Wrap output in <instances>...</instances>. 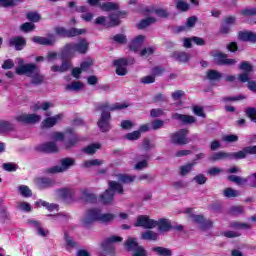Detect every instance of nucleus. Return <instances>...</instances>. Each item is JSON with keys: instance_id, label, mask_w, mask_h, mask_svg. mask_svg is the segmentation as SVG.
Wrapping results in <instances>:
<instances>
[{"instance_id": "1", "label": "nucleus", "mask_w": 256, "mask_h": 256, "mask_svg": "<svg viewBox=\"0 0 256 256\" xmlns=\"http://www.w3.org/2000/svg\"><path fill=\"white\" fill-rule=\"evenodd\" d=\"M15 73L16 75H26L27 77H31L32 85H42L43 81H45V76L41 75L39 66L33 63L25 64L23 58L18 60V67L16 68Z\"/></svg>"}, {"instance_id": "2", "label": "nucleus", "mask_w": 256, "mask_h": 256, "mask_svg": "<svg viewBox=\"0 0 256 256\" xmlns=\"http://www.w3.org/2000/svg\"><path fill=\"white\" fill-rule=\"evenodd\" d=\"M75 53H77L75 43H67L60 53L62 64L60 66L53 65L51 67L52 73H66V71H69L73 67L71 59L75 57Z\"/></svg>"}, {"instance_id": "3", "label": "nucleus", "mask_w": 256, "mask_h": 256, "mask_svg": "<svg viewBox=\"0 0 256 256\" xmlns=\"http://www.w3.org/2000/svg\"><path fill=\"white\" fill-rule=\"evenodd\" d=\"M115 219V215L111 213L101 214V209L90 208L86 212L85 218L82 220V225L85 229H89L94 223H109Z\"/></svg>"}, {"instance_id": "4", "label": "nucleus", "mask_w": 256, "mask_h": 256, "mask_svg": "<svg viewBox=\"0 0 256 256\" xmlns=\"http://www.w3.org/2000/svg\"><path fill=\"white\" fill-rule=\"evenodd\" d=\"M53 137L54 139H59V141H64V149L66 151L73 149L82 141L81 137L75 132V128H67L64 133L54 132Z\"/></svg>"}, {"instance_id": "5", "label": "nucleus", "mask_w": 256, "mask_h": 256, "mask_svg": "<svg viewBox=\"0 0 256 256\" xmlns=\"http://www.w3.org/2000/svg\"><path fill=\"white\" fill-rule=\"evenodd\" d=\"M115 193L123 195L125 190L121 183L111 180L108 182V189L99 196V202L102 203V205H111V203H113V199H115Z\"/></svg>"}, {"instance_id": "6", "label": "nucleus", "mask_w": 256, "mask_h": 256, "mask_svg": "<svg viewBox=\"0 0 256 256\" xmlns=\"http://www.w3.org/2000/svg\"><path fill=\"white\" fill-rule=\"evenodd\" d=\"M107 109H109V103H102L97 107L98 111H102L101 117L97 122L101 133H108V131H111V112Z\"/></svg>"}, {"instance_id": "7", "label": "nucleus", "mask_w": 256, "mask_h": 256, "mask_svg": "<svg viewBox=\"0 0 256 256\" xmlns=\"http://www.w3.org/2000/svg\"><path fill=\"white\" fill-rule=\"evenodd\" d=\"M121 236H110L101 242L100 256H115V243H121Z\"/></svg>"}, {"instance_id": "8", "label": "nucleus", "mask_w": 256, "mask_h": 256, "mask_svg": "<svg viewBox=\"0 0 256 256\" xmlns=\"http://www.w3.org/2000/svg\"><path fill=\"white\" fill-rule=\"evenodd\" d=\"M54 31L58 37H62L63 39H71L73 37H79V35H84V33H87V30L85 29H79V28H65L62 26H58L54 28Z\"/></svg>"}, {"instance_id": "9", "label": "nucleus", "mask_w": 256, "mask_h": 256, "mask_svg": "<svg viewBox=\"0 0 256 256\" xmlns=\"http://www.w3.org/2000/svg\"><path fill=\"white\" fill-rule=\"evenodd\" d=\"M60 165L61 166H54L50 168H46L44 170V173L47 175H55V173H63V171H67V169H70V167H73L75 165V159L73 158H62L60 160Z\"/></svg>"}, {"instance_id": "10", "label": "nucleus", "mask_w": 256, "mask_h": 256, "mask_svg": "<svg viewBox=\"0 0 256 256\" xmlns=\"http://www.w3.org/2000/svg\"><path fill=\"white\" fill-rule=\"evenodd\" d=\"M109 21H107V17L100 16L95 19V25H103L106 29H111L113 27H119L121 25V20L119 16L115 15V13H111L108 15Z\"/></svg>"}, {"instance_id": "11", "label": "nucleus", "mask_w": 256, "mask_h": 256, "mask_svg": "<svg viewBox=\"0 0 256 256\" xmlns=\"http://www.w3.org/2000/svg\"><path fill=\"white\" fill-rule=\"evenodd\" d=\"M187 135H189V129H179L178 131L170 134V143H172V145H188L189 138H187Z\"/></svg>"}, {"instance_id": "12", "label": "nucleus", "mask_w": 256, "mask_h": 256, "mask_svg": "<svg viewBox=\"0 0 256 256\" xmlns=\"http://www.w3.org/2000/svg\"><path fill=\"white\" fill-rule=\"evenodd\" d=\"M243 73L238 75L240 83H247L249 81V73H253V64L249 61H242L238 67Z\"/></svg>"}, {"instance_id": "13", "label": "nucleus", "mask_w": 256, "mask_h": 256, "mask_svg": "<svg viewBox=\"0 0 256 256\" xmlns=\"http://www.w3.org/2000/svg\"><path fill=\"white\" fill-rule=\"evenodd\" d=\"M237 23V17L226 16L220 24L219 33L220 35H229L231 33V27Z\"/></svg>"}, {"instance_id": "14", "label": "nucleus", "mask_w": 256, "mask_h": 256, "mask_svg": "<svg viewBox=\"0 0 256 256\" xmlns=\"http://www.w3.org/2000/svg\"><path fill=\"white\" fill-rule=\"evenodd\" d=\"M157 223L154 219L149 218L147 215H140L137 217L134 227H143L144 229H155Z\"/></svg>"}, {"instance_id": "15", "label": "nucleus", "mask_w": 256, "mask_h": 256, "mask_svg": "<svg viewBox=\"0 0 256 256\" xmlns=\"http://www.w3.org/2000/svg\"><path fill=\"white\" fill-rule=\"evenodd\" d=\"M213 57H214L215 65L231 66V65H235L237 63V60L227 58L228 57L227 54H225L223 52H216L213 55Z\"/></svg>"}, {"instance_id": "16", "label": "nucleus", "mask_w": 256, "mask_h": 256, "mask_svg": "<svg viewBox=\"0 0 256 256\" xmlns=\"http://www.w3.org/2000/svg\"><path fill=\"white\" fill-rule=\"evenodd\" d=\"M35 151H38V153H59V147H57V144L55 142H45L42 144H39L35 147Z\"/></svg>"}, {"instance_id": "17", "label": "nucleus", "mask_w": 256, "mask_h": 256, "mask_svg": "<svg viewBox=\"0 0 256 256\" xmlns=\"http://www.w3.org/2000/svg\"><path fill=\"white\" fill-rule=\"evenodd\" d=\"M114 67H116V75L119 77H125L127 75V66L129 65V60L127 58H119L113 61Z\"/></svg>"}, {"instance_id": "18", "label": "nucleus", "mask_w": 256, "mask_h": 256, "mask_svg": "<svg viewBox=\"0 0 256 256\" xmlns=\"http://www.w3.org/2000/svg\"><path fill=\"white\" fill-rule=\"evenodd\" d=\"M27 46V40L23 36H13L8 40V47H14L15 51H23Z\"/></svg>"}, {"instance_id": "19", "label": "nucleus", "mask_w": 256, "mask_h": 256, "mask_svg": "<svg viewBox=\"0 0 256 256\" xmlns=\"http://www.w3.org/2000/svg\"><path fill=\"white\" fill-rule=\"evenodd\" d=\"M48 38L41 37V36H34L32 38L33 43H37V45H45L46 47H51L55 45L57 38L55 37V34H48Z\"/></svg>"}, {"instance_id": "20", "label": "nucleus", "mask_w": 256, "mask_h": 256, "mask_svg": "<svg viewBox=\"0 0 256 256\" xmlns=\"http://www.w3.org/2000/svg\"><path fill=\"white\" fill-rule=\"evenodd\" d=\"M191 218L194 223L200 225L201 231H207V229H211V227H213V221L206 220L203 215L191 214Z\"/></svg>"}, {"instance_id": "21", "label": "nucleus", "mask_w": 256, "mask_h": 256, "mask_svg": "<svg viewBox=\"0 0 256 256\" xmlns=\"http://www.w3.org/2000/svg\"><path fill=\"white\" fill-rule=\"evenodd\" d=\"M18 123H24L25 125H31L33 123H39L41 116L37 114H21L16 117Z\"/></svg>"}, {"instance_id": "22", "label": "nucleus", "mask_w": 256, "mask_h": 256, "mask_svg": "<svg viewBox=\"0 0 256 256\" xmlns=\"http://www.w3.org/2000/svg\"><path fill=\"white\" fill-rule=\"evenodd\" d=\"M172 119L180 121L183 125H193V123H197V118L195 116L187 114L174 113L172 114Z\"/></svg>"}, {"instance_id": "23", "label": "nucleus", "mask_w": 256, "mask_h": 256, "mask_svg": "<svg viewBox=\"0 0 256 256\" xmlns=\"http://www.w3.org/2000/svg\"><path fill=\"white\" fill-rule=\"evenodd\" d=\"M155 223V227H158L160 233H169V231L173 230V225L168 219L160 218L158 221L155 220Z\"/></svg>"}, {"instance_id": "24", "label": "nucleus", "mask_w": 256, "mask_h": 256, "mask_svg": "<svg viewBox=\"0 0 256 256\" xmlns=\"http://www.w3.org/2000/svg\"><path fill=\"white\" fill-rule=\"evenodd\" d=\"M238 37L244 43H256V33L253 31H240Z\"/></svg>"}, {"instance_id": "25", "label": "nucleus", "mask_w": 256, "mask_h": 256, "mask_svg": "<svg viewBox=\"0 0 256 256\" xmlns=\"http://www.w3.org/2000/svg\"><path fill=\"white\" fill-rule=\"evenodd\" d=\"M145 42V36L138 35L129 44L130 51H133L134 53H137L139 49H141V45Z\"/></svg>"}, {"instance_id": "26", "label": "nucleus", "mask_w": 256, "mask_h": 256, "mask_svg": "<svg viewBox=\"0 0 256 256\" xmlns=\"http://www.w3.org/2000/svg\"><path fill=\"white\" fill-rule=\"evenodd\" d=\"M36 185L40 189H49L50 187H54L55 180L48 177H39L36 179Z\"/></svg>"}, {"instance_id": "27", "label": "nucleus", "mask_w": 256, "mask_h": 256, "mask_svg": "<svg viewBox=\"0 0 256 256\" xmlns=\"http://www.w3.org/2000/svg\"><path fill=\"white\" fill-rule=\"evenodd\" d=\"M172 59H175V61H178V63H188L191 59V54L187 52H181V51H174L171 54Z\"/></svg>"}, {"instance_id": "28", "label": "nucleus", "mask_w": 256, "mask_h": 256, "mask_svg": "<svg viewBox=\"0 0 256 256\" xmlns=\"http://www.w3.org/2000/svg\"><path fill=\"white\" fill-rule=\"evenodd\" d=\"M80 199L84 201V203H95L97 201V196L93 193H89L87 188L81 190Z\"/></svg>"}, {"instance_id": "29", "label": "nucleus", "mask_w": 256, "mask_h": 256, "mask_svg": "<svg viewBox=\"0 0 256 256\" xmlns=\"http://www.w3.org/2000/svg\"><path fill=\"white\" fill-rule=\"evenodd\" d=\"M76 53L85 55L89 51V42L85 38H81L78 43H75Z\"/></svg>"}, {"instance_id": "30", "label": "nucleus", "mask_w": 256, "mask_h": 256, "mask_svg": "<svg viewBox=\"0 0 256 256\" xmlns=\"http://www.w3.org/2000/svg\"><path fill=\"white\" fill-rule=\"evenodd\" d=\"M58 193L64 201H71L75 197V190L72 188H61Z\"/></svg>"}, {"instance_id": "31", "label": "nucleus", "mask_w": 256, "mask_h": 256, "mask_svg": "<svg viewBox=\"0 0 256 256\" xmlns=\"http://www.w3.org/2000/svg\"><path fill=\"white\" fill-rule=\"evenodd\" d=\"M11 131H15V124L7 120H0V133H11Z\"/></svg>"}, {"instance_id": "32", "label": "nucleus", "mask_w": 256, "mask_h": 256, "mask_svg": "<svg viewBox=\"0 0 256 256\" xmlns=\"http://www.w3.org/2000/svg\"><path fill=\"white\" fill-rule=\"evenodd\" d=\"M61 119V114H57L53 117H48L46 118L43 122L42 125L43 127H45L46 129H50V127H55L56 123H59Z\"/></svg>"}, {"instance_id": "33", "label": "nucleus", "mask_w": 256, "mask_h": 256, "mask_svg": "<svg viewBox=\"0 0 256 256\" xmlns=\"http://www.w3.org/2000/svg\"><path fill=\"white\" fill-rule=\"evenodd\" d=\"M208 159L212 163H215L216 161H223L225 159H230V153L224 152V151L216 152L212 156H210Z\"/></svg>"}, {"instance_id": "34", "label": "nucleus", "mask_w": 256, "mask_h": 256, "mask_svg": "<svg viewBox=\"0 0 256 256\" xmlns=\"http://www.w3.org/2000/svg\"><path fill=\"white\" fill-rule=\"evenodd\" d=\"M142 241H157L159 239V234L153 230H146L141 233Z\"/></svg>"}, {"instance_id": "35", "label": "nucleus", "mask_w": 256, "mask_h": 256, "mask_svg": "<svg viewBox=\"0 0 256 256\" xmlns=\"http://www.w3.org/2000/svg\"><path fill=\"white\" fill-rule=\"evenodd\" d=\"M100 8L107 13L111 11H119V4L115 2H105L100 4Z\"/></svg>"}, {"instance_id": "36", "label": "nucleus", "mask_w": 256, "mask_h": 256, "mask_svg": "<svg viewBox=\"0 0 256 256\" xmlns=\"http://www.w3.org/2000/svg\"><path fill=\"white\" fill-rule=\"evenodd\" d=\"M36 205H41L42 207H45L47 209V211H59V204H55V203H49L47 201L44 200H39L36 202Z\"/></svg>"}, {"instance_id": "37", "label": "nucleus", "mask_w": 256, "mask_h": 256, "mask_svg": "<svg viewBox=\"0 0 256 256\" xmlns=\"http://www.w3.org/2000/svg\"><path fill=\"white\" fill-rule=\"evenodd\" d=\"M152 251L154 253H157L159 256H172L173 251L169 248L161 247V246H156L152 248Z\"/></svg>"}, {"instance_id": "38", "label": "nucleus", "mask_w": 256, "mask_h": 256, "mask_svg": "<svg viewBox=\"0 0 256 256\" xmlns=\"http://www.w3.org/2000/svg\"><path fill=\"white\" fill-rule=\"evenodd\" d=\"M101 147V144L99 143H93L90 144L82 149V153H85L86 155H95L97 153V149Z\"/></svg>"}, {"instance_id": "39", "label": "nucleus", "mask_w": 256, "mask_h": 256, "mask_svg": "<svg viewBox=\"0 0 256 256\" xmlns=\"http://www.w3.org/2000/svg\"><path fill=\"white\" fill-rule=\"evenodd\" d=\"M223 77V75L221 74V72L217 71V70H208L207 74H206V78L209 81H220V79Z\"/></svg>"}, {"instance_id": "40", "label": "nucleus", "mask_w": 256, "mask_h": 256, "mask_svg": "<svg viewBox=\"0 0 256 256\" xmlns=\"http://www.w3.org/2000/svg\"><path fill=\"white\" fill-rule=\"evenodd\" d=\"M103 163H105V161L101 159L85 160L83 162V167H85L86 169H89L90 167H99L103 165Z\"/></svg>"}, {"instance_id": "41", "label": "nucleus", "mask_w": 256, "mask_h": 256, "mask_svg": "<svg viewBox=\"0 0 256 256\" xmlns=\"http://www.w3.org/2000/svg\"><path fill=\"white\" fill-rule=\"evenodd\" d=\"M155 21L157 20L152 17L142 19L140 23L137 24V29H146V27H149V25H152V23H155Z\"/></svg>"}, {"instance_id": "42", "label": "nucleus", "mask_w": 256, "mask_h": 256, "mask_svg": "<svg viewBox=\"0 0 256 256\" xmlns=\"http://www.w3.org/2000/svg\"><path fill=\"white\" fill-rule=\"evenodd\" d=\"M227 179L231 182V183H236V185H245V183H247L248 179L247 178H242L239 177L237 175H229L227 177Z\"/></svg>"}, {"instance_id": "43", "label": "nucleus", "mask_w": 256, "mask_h": 256, "mask_svg": "<svg viewBox=\"0 0 256 256\" xmlns=\"http://www.w3.org/2000/svg\"><path fill=\"white\" fill-rule=\"evenodd\" d=\"M26 19H28L30 23H39L41 21V16L35 11H30L26 14Z\"/></svg>"}, {"instance_id": "44", "label": "nucleus", "mask_w": 256, "mask_h": 256, "mask_svg": "<svg viewBox=\"0 0 256 256\" xmlns=\"http://www.w3.org/2000/svg\"><path fill=\"white\" fill-rule=\"evenodd\" d=\"M193 167H195V162L188 163L184 166H181L180 167V175L182 177H185V175H189V173H191V171L193 170Z\"/></svg>"}, {"instance_id": "45", "label": "nucleus", "mask_w": 256, "mask_h": 256, "mask_svg": "<svg viewBox=\"0 0 256 256\" xmlns=\"http://www.w3.org/2000/svg\"><path fill=\"white\" fill-rule=\"evenodd\" d=\"M125 246L127 247L128 251H135V249L139 246V243L135 238H128L125 242Z\"/></svg>"}, {"instance_id": "46", "label": "nucleus", "mask_w": 256, "mask_h": 256, "mask_svg": "<svg viewBox=\"0 0 256 256\" xmlns=\"http://www.w3.org/2000/svg\"><path fill=\"white\" fill-rule=\"evenodd\" d=\"M112 41L118 43V45H126L127 36L125 34H116L112 37Z\"/></svg>"}, {"instance_id": "47", "label": "nucleus", "mask_w": 256, "mask_h": 256, "mask_svg": "<svg viewBox=\"0 0 256 256\" xmlns=\"http://www.w3.org/2000/svg\"><path fill=\"white\" fill-rule=\"evenodd\" d=\"M127 107H129V105L125 103H115L113 106H109L108 104V108L106 109V111H109V113H111V111H121L123 109H127Z\"/></svg>"}, {"instance_id": "48", "label": "nucleus", "mask_w": 256, "mask_h": 256, "mask_svg": "<svg viewBox=\"0 0 256 256\" xmlns=\"http://www.w3.org/2000/svg\"><path fill=\"white\" fill-rule=\"evenodd\" d=\"M25 0H0L2 7H15L17 3H24Z\"/></svg>"}, {"instance_id": "49", "label": "nucleus", "mask_w": 256, "mask_h": 256, "mask_svg": "<svg viewBox=\"0 0 256 256\" xmlns=\"http://www.w3.org/2000/svg\"><path fill=\"white\" fill-rule=\"evenodd\" d=\"M18 191L22 197H31L33 195L29 186L21 185L18 187Z\"/></svg>"}, {"instance_id": "50", "label": "nucleus", "mask_w": 256, "mask_h": 256, "mask_svg": "<svg viewBox=\"0 0 256 256\" xmlns=\"http://www.w3.org/2000/svg\"><path fill=\"white\" fill-rule=\"evenodd\" d=\"M247 157V153L245 152V148H243L242 150L238 151V152H232L230 153V159H245Z\"/></svg>"}, {"instance_id": "51", "label": "nucleus", "mask_w": 256, "mask_h": 256, "mask_svg": "<svg viewBox=\"0 0 256 256\" xmlns=\"http://www.w3.org/2000/svg\"><path fill=\"white\" fill-rule=\"evenodd\" d=\"M20 29L24 33H31V31H35V24L33 22H26L20 26Z\"/></svg>"}, {"instance_id": "52", "label": "nucleus", "mask_w": 256, "mask_h": 256, "mask_svg": "<svg viewBox=\"0 0 256 256\" xmlns=\"http://www.w3.org/2000/svg\"><path fill=\"white\" fill-rule=\"evenodd\" d=\"M66 89H69L70 91H81V89H83V83L79 81H74L71 84H68L66 86Z\"/></svg>"}, {"instance_id": "53", "label": "nucleus", "mask_w": 256, "mask_h": 256, "mask_svg": "<svg viewBox=\"0 0 256 256\" xmlns=\"http://www.w3.org/2000/svg\"><path fill=\"white\" fill-rule=\"evenodd\" d=\"M125 137L128 139V141H137V139H141V131L135 130L133 132L127 133Z\"/></svg>"}, {"instance_id": "54", "label": "nucleus", "mask_w": 256, "mask_h": 256, "mask_svg": "<svg viewBox=\"0 0 256 256\" xmlns=\"http://www.w3.org/2000/svg\"><path fill=\"white\" fill-rule=\"evenodd\" d=\"M246 117L250 118V121H252V123H256V108L255 107L247 108Z\"/></svg>"}, {"instance_id": "55", "label": "nucleus", "mask_w": 256, "mask_h": 256, "mask_svg": "<svg viewBox=\"0 0 256 256\" xmlns=\"http://www.w3.org/2000/svg\"><path fill=\"white\" fill-rule=\"evenodd\" d=\"M240 15H243V17H255L256 8H244L240 11Z\"/></svg>"}, {"instance_id": "56", "label": "nucleus", "mask_w": 256, "mask_h": 256, "mask_svg": "<svg viewBox=\"0 0 256 256\" xmlns=\"http://www.w3.org/2000/svg\"><path fill=\"white\" fill-rule=\"evenodd\" d=\"M198 21H199V18H197V16H190L186 20V27L188 29H193V27H195V25H197Z\"/></svg>"}, {"instance_id": "57", "label": "nucleus", "mask_w": 256, "mask_h": 256, "mask_svg": "<svg viewBox=\"0 0 256 256\" xmlns=\"http://www.w3.org/2000/svg\"><path fill=\"white\" fill-rule=\"evenodd\" d=\"M176 9H178V11H181L182 13H185L189 11V3L185 1H178L176 3Z\"/></svg>"}, {"instance_id": "58", "label": "nucleus", "mask_w": 256, "mask_h": 256, "mask_svg": "<svg viewBox=\"0 0 256 256\" xmlns=\"http://www.w3.org/2000/svg\"><path fill=\"white\" fill-rule=\"evenodd\" d=\"M64 239L66 241L67 247H72V248L79 247V244L75 240L71 239V237L67 232H65L64 234Z\"/></svg>"}, {"instance_id": "59", "label": "nucleus", "mask_w": 256, "mask_h": 256, "mask_svg": "<svg viewBox=\"0 0 256 256\" xmlns=\"http://www.w3.org/2000/svg\"><path fill=\"white\" fill-rule=\"evenodd\" d=\"M224 196L228 199H231V197H237L239 195V191L233 189V188H226L224 189Z\"/></svg>"}, {"instance_id": "60", "label": "nucleus", "mask_w": 256, "mask_h": 256, "mask_svg": "<svg viewBox=\"0 0 256 256\" xmlns=\"http://www.w3.org/2000/svg\"><path fill=\"white\" fill-rule=\"evenodd\" d=\"M162 115H165V111L161 108H154L150 110V117L153 119H156L157 117H162Z\"/></svg>"}, {"instance_id": "61", "label": "nucleus", "mask_w": 256, "mask_h": 256, "mask_svg": "<svg viewBox=\"0 0 256 256\" xmlns=\"http://www.w3.org/2000/svg\"><path fill=\"white\" fill-rule=\"evenodd\" d=\"M119 181H121V183H133V181H135V176L120 174Z\"/></svg>"}, {"instance_id": "62", "label": "nucleus", "mask_w": 256, "mask_h": 256, "mask_svg": "<svg viewBox=\"0 0 256 256\" xmlns=\"http://www.w3.org/2000/svg\"><path fill=\"white\" fill-rule=\"evenodd\" d=\"M154 13L158 17H162V19H167V17H169V11H167V9L158 8V9L154 10Z\"/></svg>"}, {"instance_id": "63", "label": "nucleus", "mask_w": 256, "mask_h": 256, "mask_svg": "<svg viewBox=\"0 0 256 256\" xmlns=\"http://www.w3.org/2000/svg\"><path fill=\"white\" fill-rule=\"evenodd\" d=\"M231 227L233 229H251V225L248 223H239V222H232Z\"/></svg>"}, {"instance_id": "64", "label": "nucleus", "mask_w": 256, "mask_h": 256, "mask_svg": "<svg viewBox=\"0 0 256 256\" xmlns=\"http://www.w3.org/2000/svg\"><path fill=\"white\" fill-rule=\"evenodd\" d=\"M132 256H147V250L143 246H138L134 249Z\"/></svg>"}]
</instances>
